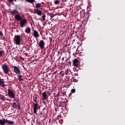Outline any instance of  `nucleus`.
<instances>
[{
  "label": "nucleus",
  "mask_w": 125,
  "mask_h": 125,
  "mask_svg": "<svg viewBox=\"0 0 125 125\" xmlns=\"http://www.w3.org/2000/svg\"><path fill=\"white\" fill-rule=\"evenodd\" d=\"M15 43L17 45H20L21 44V35H15L13 39Z\"/></svg>",
  "instance_id": "1"
},
{
  "label": "nucleus",
  "mask_w": 125,
  "mask_h": 125,
  "mask_svg": "<svg viewBox=\"0 0 125 125\" xmlns=\"http://www.w3.org/2000/svg\"><path fill=\"white\" fill-rule=\"evenodd\" d=\"M41 107L39 105V104L38 103H33V113L34 114H38L37 112L39 110V109H40Z\"/></svg>",
  "instance_id": "2"
},
{
  "label": "nucleus",
  "mask_w": 125,
  "mask_h": 125,
  "mask_svg": "<svg viewBox=\"0 0 125 125\" xmlns=\"http://www.w3.org/2000/svg\"><path fill=\"white\" fill-rule=\"evenodd\" d=\"M26 24H27V20L26 19H22L20 21V26L21 28H23L26 26Z\"/></svg>",
  "instance_id": "3"
},
{
  "label": "nucleus",
  "mask_w": 125,
  "mask_h": 125,
  "mask_svg": "<svg viewBox=\"0 0 125 125\" xmlns=\"http://www.w3.org/2000/svg\"><path fill=\"white\" fill-rule=\"evenodd\" d=\"M13 107L14 109H19V110H21V105H20V103H19L18 102H17V103L14 102L13 104Z\"/></svg>",
  "instance_id": "4"
},
{
  "label": "nucleus",
  "mask_w": 125,
  "mask_h": 125,
  "mask_svg": "<svg viewBox=\"0 0 125 125\" xmlns=\"http://www.w3.org/2000/svg\"><path fill=\"white\" fill-rule=\"evenodd\" d=\"M8 95L10 98H15V94L10 89H8Z\"/></svg>",
  "instance_id": "5"
},
{
  "label": "nucleus",
  "mask_w": 125,
  "mask_h": 125,
  "mask_svg": "<svg viewBox=\"0 0 125 125\" xmlns=\"http://www.w3.org/2000/svg\"><path fill=\"white\" fill-rule=\"evenodd\" d=\"M2 69L5 74H8V66L5 64L2 65Z\"/></svg>",
  "instance_id": "6"
},
{
  "label": "nucleus",
  "mask_w": 125,
  "mask_h": 125,
  "mask_svg": "<svg viewBox=\"0 0 125 125\" xmlns=\"http://www.w3.org/2000/svg\"><path fill=\"white\" fill-rule=\"evenodd\" d=\"M44 42H43V40H41L39 43V46L41 48V49H43L44 48V45H45Z\"/></svg>",
  "instance_id": "7"
},
{
  "label": "nucleus",
  "mask_w": 125,
  "mask_h": 125,
  "mask_svg": "<svg viewBox=\"0 0 125 125\" xmlns=\"http://www.w3.org/2000/svg\"><path fill=\"white\" fill-rule=\"evenodd\" d=\"M73 66L76 68L79 67V60L77 59H74L73 61Z\"/></svg>",
  "instance_id": "8"
},
{
  "label": "nucleus",
  "mask_w": 125,
  "mask_h": 125,
  "mask_svg": "<svg viewBox=\"0 0 125 125\" xmlns=\"http://www.w3.org/2000/svg\"><path fill=\"white\" fill-rule=\"evenodd\" d=\"M14 70L17 75H19V74H20V69H19L17 66H14Z\"/></svg>",
  "instance_id": "9"
},
{
  "label": "nucleus",
  "mask_w": 125,
  "mask_h": 125,
  "mask_svg": "<svg viewBox=\"0 0 125 125\" xmlns=\"http://www.w3.org/2000/svg\"><path fill=\"white\" fill-rule=\"evenodd\" d=\"M34 11L36 14H38L39 16H41L42 14V12L41 10L38 9H34Z\"/></svg>",
  "instance_id": "10"
},
{
  "label": "nucleus",
  "mask_w": 125,
  "mask_h": 125,
  "mask_svg": "<svg viewBox=\"0 0 125 125\" xmlns=\"http://www.w3.org/2000/svg\"><path fill=\"white\" fill-rule=\"evenodd\" d=\"M33 31V36L34 38H36L37 39V38H39L40 37V35H39V32H38L36 30H34Z\"/></svg>",
  "instance_id": "11"
},
{
  "label": "nucleus",
  "mask_w": 125,
  "mask_h": 125,
  "mask_svg": "<svg viewBox=\"0 0 125 125\" xmlns=\"http://www.w3.org/2000/svg\"><path fill=\"white\" fill-rule=\"evenodd\" d=\"M15 18L16 21H20V20L21 21L22 20V18H21V16L19 14H16L15 15Z\"/></svg>",
  "instance_id": "12"
},
{
  "label": "nucleus",
  "mask_w": 125,
  "mask_h": 125,
  "mask_svg": "<svg viewBox=\"0 0 125 125\" xmlns=\"http://www.w3.org/2000/svg\"><path fill=\"white\" fill-rule=\"evenodd\" d=\"M7 120L5 119H3L2 120L0 119V125H4L6 124Z\"/></svg>",
  "instance_id": "13"
},
{
  "label": "nucleus",
  "mask_w": 125,
  "mask_h": 125,
  "mask_svg": "<svg viewBox=\"0 0 125 125\" xmlns=\"http://www.w3.org/2000/svg\"><path fill=\"white\" fill-rule=\"evenodd\" d=\"M37 99H38V95L35 94L33 96V101H34V103H38Z\"/></svg>",
  "instance_id": "14"
},
{
  "label": "nucleus",
  "mask_w": 125,
  "mask_h": 125,
  "mask_svg": "<svg viewBox=\"0 0 125 125\" xmlns=\"http://www.w3.org/2000/svg\"><path fill=\"white\" fill-rule=\"evenodd\" d=\"M42 95L43 96L42 100H45V99H46V97L47 96V95H46V92H43L42 93Z\"/></svg>",
  "instance_id": "15"
},
{
  "label": "nucleus",
  "mask_w": 125,
  "mask_h": 125,
  "mask_svg": "<svg viewBox=\"0 0 125 125\" xmlns=\"http://www.w3.org/2000/svg\"><path fill=\"white\" fill-rule=\"evenodd\" d=\"M0 86H1L2 87H4V86H5L4 82H3V81L1 80V79H0Z\"/></svg>",
  "instance_id": "16"
},
{
  "label": "nucleus",
  "mask_w": 125,
  "mask_h": 125,
  "mask_svg": "<svg viewBox=\"0 0 125 125\" xmlns=\"http://www.w3.org/2000/svg\"><path fill=\"white\" fill-rule=\"evenodd\" d=\"M42 6V4L40 3H37L35 4V7L36 8H37V9H39L40 7Z\"/></svg>",
  "instance_id": "17"
},
{
  "label": "nucleus",
  "mask_w": 125,
  "mask_h": 125,
  "mask_svg": "<svg viewBox=\"0 0 125 125\" xmlns=\"http://www.w3.org/2000/svg\"><path fill=\"white\" fill-rule=\"evenodd\" d=\"M0 98L1 100H2V101H4V100H6V98L4 97L3 95H0Z\"/></svg>",
  "instance_id": "18"
},
{
  "label": "nucleus",
  "mask_w": 125,
  "mask_h": 125,
  "mask_svg": "<svg viewBox=\"0 0 125 125\" xmlns=\"http://www.w3.org/2000/svg\"><path fill=\"white\" fill-rule=\"evenodd\" d=\"M25 33L27 34H29L31 32V28L30 27H27L25 31Z\"/></svg>",
  "instance_id": "19"
},
{
  "label": "nucleus",
  "mask_w": 125,
  "mask_h": 125,
  "mask_svg": "<svg viewBox=\"0 0 125 125\" xmlns=\"http://www.w3.org/2000/svg\"><path fill=\"white\" fill-rule=\"evenodd\" d=\"M4 55V51H0V57H2Z\"/></svg>",
  "instance_id": "20"
},
{
  "label": "nucleus",
  "mask_w": 125,
  "mask_h": 125,
  "mask_svg": "<svg viewBox=\"0 0 125 125\" xmlns=\"http://www.w3.org/2000/svg\"><path fill=\"white\" fill-rule=\"evenodd\" d=\"M27 2H29V3H34L35 2V0H25Z\"/></svg>",
  "instance_id": "21"
},
{
  "label": "nucleus",
  "mask_w": 125,
  "mask_h": 125,
  "mask_svg": "<svg viewBox=\"0 0 125 125\" xmlns=\"http://www.w3.org/2000/svg\"><path fill=\"white\" fill-rule=\"evenodd\" d=\"M8 2L9 3H12V4H14V2L13 1H17V0H8Z\"/></svg>",
  "instance_id": "22"
},
{
  "label": "nucleus",
  "mask_w": 125,
  "mask_h": 125,
  "mask_svg": "<svg viewBox=\"0 0 125 125\" xmlns=\"http://www.w3.org/2000/svg\"><path fill=\"white\" fill-rule=\"evenodd\" d=\"M6 123L7 124H9V125H13L14 124V122L13 121H11L7 120Z\"/></svg>",
  "instance_id": "23"
},
{
  "label": "nucleus",
  "mask_w": 125,
  "mask_h": 125,
  "mask_svg": "<svg viewBox=\"0 0 125 125\" xmlns=\"http://www.w3.org/2000/svg\"><path fill=\"white\" fill-rule=\"evenodd\" d=\"M11 13H12V14H16V13H19V12L16 10H13L11 12Z\"/></svg>",
  "instance_id": "24"
},
{
  "label": "nucleus",
  "mask_w": 125,
  "mask_h": 125,
  "mask_svg": "<svg viewBox=\"0 0 125 125\" xmlns=\"http://www.w3.org/2000/svg\"><path fill=\"white\" fill-rule=\"evenodd\" d=\"M45 14L44 13L42 14V19L43 21H44L45 20Z\"/></svg>",
  "instance_id": "25"
},
{
  "label": "nucleus",
  "mask_w": 125,
  "mask_h": 125,
  "mask_svg": "<svg viewBox=\"0 0 125 125\" xmlns=\"http://www.w3.org/2000/svg\"><path fill=\"white\" fill-rule=\"evenodd\" d=\"M18 79L20 82H21L22 81V76H21V75H18Z\"/></svg>",
  "instance_id": "26"
},
{
  "label": "nucleus",
  "mask_w": 125,
  "mask_h": 125,
  "mask_svg": "<svg viewBox=\"0 0 125 125\" xmlns=\"http://www.w3.org/2000/svg\"><path fill=\"white\" fill-rule=\"evenodd\" d=\"M55 4H58V3H59V0H55Z\"/></svg>",
  "instance_id": "27"
},
{
  "label": "nucleus",
  "mask_w": 125,
  "mask_h": 125,
  "mask_svg": "<svg viewBox=\"0 0 125 125\" xmlns=\"http://www.w3.org/2000/svg\"><path fill=\"white\" fill-rule=\"evenodd\" d=\"M75 92H76V89H72L71 90V93H75Z\"/></svg>",
  "instance_id": "28"
},
{
  "label": "nucleus",
  "mask_w": 125,
  "mask_h": 125,
  "mask_svg": "<svg viewBox=\"0 0 125 125\" xmlns=\"http://www.w3.org/2000/svg\"><path fill=\"white\" fill-rule=\"evenodd\" d=\"M3 36V34H2V32L1 31H0V38H2Z\"/></svg>",
  "instance_id": "29"
},
{
  "label": "nucleus",
  "mask_w": 125,
  "mask_h": 125,
  "mask_svg": "<svg viewBox=\"0 0 125 125\" xmlns=\"http://www.w3.org/2000/svg\"><path fill=\"white\" fill-rule=\"evenodd\" d=\"M50 17H51V19H52V18H53V17H54V16H52V15H50Z\"/></svg>",
  "instance_id": "30"
},
{
  "label": "nucleus",
  "mask_w": 125,
  "mask_h": 125,
  "mask_svg": "<svg viewBox=\"0 0 125 125\" xmlns=\"http://www.w3.org/2000/svg\"><path fill=\"white\" fill-rule=\"evenodd\" d=\"M62 61H63L64 60V58H62Z\"/></svg>",
  "instance_id": "31"
},
{
  "label": "nucleus",
  "mask_w": 125,
  "mask_h": 125,
  "mask_svg": "<svg viewBox=\"0 0 125 125\" xmlns=\"http://www.w3.org/2000/svg\"><path fill=\"white\" fill-rule=\"evenodd\" d=\"M68 64H71V62L69 61V62H68Z\"/></svg>",
  "instance_id": "32"
},
{
  "label": "nucleus",
  "mask_w": 125,
  "mask_h": 125,
  "mask_svg": "<svg viewBox=\"0 0 125 125\" xmlns=\"http://www.w3.org/2000/svg\"><path fill=\"white\" fill-rule=\"evenodd\" d=\"M56 94V93H54V95H55Z\"/></svg>",
  "instance_id": "33"
},
{
  "label": "nucleus",
  "mask_w": 125,
  "mask_h": 125,
  "mask_svg": "<svg viewBox=\"0 0 125 125\" xmlns=\"http://www.w3.org/2000/svg\"><path fill=\"white\" fill-rule=\"evenodd\" d=\"M75 37H78V36L75 35Z\"/></svg>",
  "instance_id": "34"
},
{
  "label": "nucleus",
  "mask_w": 125,
  "mask_h": 125,
  "mask_svg": "<svg viewBox=\"0 0 125 125\" xmlns=\"http://www.w3.org/2000/svg\"><path fill=\"white\" fill-rule=\"evenodd\" d=\"M68 61V59H66V60L65 61Z\"/></svg>",
  "instance_id": "35"
},
{
  "label": "nucleus",
  "mask_w": 125,
  "mask_h": 125,
  "mask_svg": "<svg viewBox=\"0 0 125 125\" xmlns=\"http://www.w3.org/2000/svg\"><path fill=\"white\" fill-rule=\"evenodd\" d=\"M43 110H45V108H43Z\"/></svg>",
  "instance_id": "36"
},
{
  "label": "nucleus",
  "mask_w": 125,
  "mask_h": 125,
  "mask_svg": "<svg viewBox=\"0 0 125 125\" xmlns=\"http://www.w3.org/2000/svg\"><path fill=\"white\" fill-rule=\"evenodd\" d=\"M16 101H17V100H16Z\"/></svg>",
  "instance_id": "37"
}]
</instances>
